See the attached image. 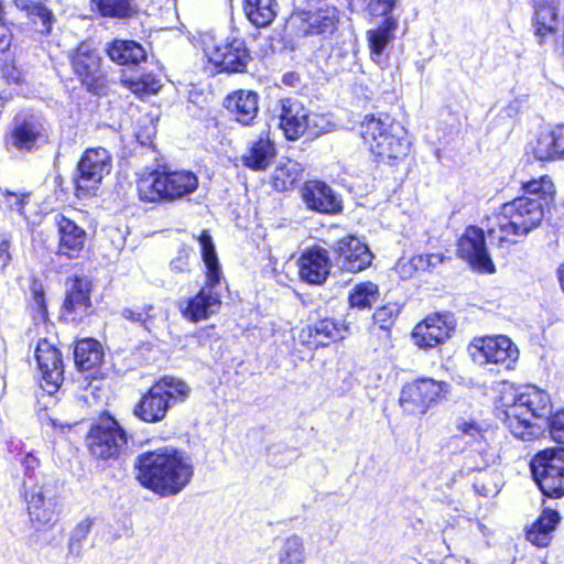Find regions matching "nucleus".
<instances>
[{
    "label": "nucleus",
    "mask_w": 564,
    "mask_h": 564,
    "mask_svg": "<svg viewBox=\"0 0 564 564\" xmlns=\"http://www.w3.org/2000/svg\"><path fill=\"white\" fill-rule=\"evenodd\" d=\"M522 189L524 195L503 204L487 229L489 239L497 240L501 247L508 241L517 242L509 239L510 236L524 237L538 228L544 217V206L555 195L554 184L547 175L524 182Z\"/></svg>",
    "instance_id": "obj_1"
},
{
    "label": "nucleus",
    "mask_w": 564,
    "mask_h": 564,
    "mask_svg": "<svg viewBox=\"0 0 564 564\" xmlns=\"http://www.w3.org/2000/svg\"><path fill=\"white\" fill-rule=\"evenodd\" d=\"M138 476L141 485L162 496L181 492L192 480L194 466L191 457L173 447L159 448L138 456Z\"/></svg>",
    "instance_id": "obj_2"
},
{
    "label": "nucleus",
    "mask_w": 564,
    "mask_h": 564,
    "mask_svg": "<svg viewBox=\"0 0 564 564\" xmlns=\"http://www.w3.org/2000/svg\"><path fill=\"white\" fill-rule=\"evenodd\" d=\"M498 403L497 416L516 437L524 441L536 435L532 420L547 419L552 412L550 395L534 386L503 384Z\"/></svg>",
    "instance_id": "obj_3"
},
{
    "label": "nucleus",
    "mask_w": 564,
    "mask_h": 564,
    "mask_svg": "<svg viewBox=\"0 0 564 564\" xmlns=\"http://www.w3.org/2000/svg\"><path fill=\"white\" fill-rule=\"evenodd\" d=\"M198 242L205 264V284L194 296L178 302L182 315L195 323L207 319L219 312L224 279L212 236L207 231H203L198 237Z\"/></svg>",
    "instance_id": "obj_4"
},
{
    "label": "nucleus",
    "mask_w": 564,
    "mask_h": 564,
    "mask_svg": "<svg viewBox=\"0 0 564 564\" xmlns=\"http://www.w3.org/2000/svg\"><path fill=\"white\" fill-rule=\"evenodd\" d=\"M360 134L379 162L395 165L409 154L410 141L404 128L387 115L366 116L360 124Z\"/></svg>",
    "instance_id": "obj_5"
},
{
    "label": "nucleus",
    "mask_w": 564,
    "mask_h": 564,
    "mask_svg": "<svg viewBox=\"0 0 564 564\" xmlns=\"http://www.w3.org/2000/svg\"><path fill=\"white\" fill-rule=\"evenodd\" d=\"M139 197L149 203H172L194 193L198 187V177L186 170L154 171L138 181Z\"/></svg>",
    "instance_id": "obj_6"
},
{
    "label": "nucleus",
    "mask_w": 564,
    "mask_h": 564,
    "mask_svg": "<svg viewBox=\"0 0 564 564\" xmlns=\"http://www.w3.org/2000/svg\"><path fill=\"white\" fill-rule=\"evenodd\" d=\"M278 112L279 127L288 140L294 141L304 134L314 138L328 130L329 121L324 115L311 113L295 98L281 99Z\"/></svg>",
    "instance_id": "obj_7"
},
{
    "label": "nucleus",
    "mask_w": 564,
    "mask_h": 564,
    "mask_svg": "<svg viewBox=\"0 0 564 564\" xmlns=\"http://www.w3.org/2000/svg\"><path fill=\"white\" fill-rule=\"evenodd\" d=\"M339 21L337 8L326 0H307L296 6L288 20V26L297 34H332Z\"/></svg>",
    "instance_id": "obj_8"
},
{
    "label": "nucleus",
    "mask_w": 564,
    "mask_h": 564,
    "mask_svg": "<svg viewBox=\"0 0 564 564\" xmlns=\"http://www.w3.org/2000/svg\"><path fill=\"white\" fill-rule=\"evenodd\" d=\"M204 53L215 67L226 73H243L251 61L246 41L237 36L218 42L207 36L204 40Z\"/></svg>",
    "instance_id": "obj_9"
},
{
    "label": "nucleus",
    "mask_w": 564,
    "mask_h": 564,
    "mask_svg": "<svg viewBox=\"0 0 564 564\" xmlns=\"http://www.w3.org/2000/svg\"><path fill=\"white\" fill-rule=\"evenodd\" d=\"M448 384L432 378H419L403 386L399 403L412 415H423L436 405L447 393Z\"/></svg>",
    "instance_id": "obj_10"
},
{
    "label": "nucleus",
    "mask_w": 564,
    "mask_h": 564,
    "mask_svg": "<svg viewBox=\"0 0 564 564\" xmlns=\"http://www.w3.org/2000/svg\"><path fill=\"white\" fill-rule=\"evenodd\" d=\"M111 167V156L105 148L86 150L77 165L75 178L77 197L86 198L95 195Z\"/></svg>",
    "instance_id": "obj_11"
},
{
    "label": "nucleus",
    "mask_w": 564,
    "mask_h": 564,
    "mask_svg": "<svg viewBox=\"0 0 564 564\" xmlns=\"http://www.w3.org/2000/svg\"><path fill=\"white\" fill-rule=\"evenodd\" d=\"M534 480L541 491L551 498L564 496V449H546L531 462Z\"/></svg>",
    "instance_id": "obj_12"
},
{
    "label": "nucleus",
    "mask_w": 564,
    "mask_h": 564,
    "mask_svg": "<svg viewBox=\"0 0 564 564\" xmlns=\"http://www.w3.org/2000/svg\"><path fill=\"white\" fill-rule=\"evenodd\" d=\"M127 443L126 431L110 416L101 419L93 425L87 436L90 454L100 459L118 457L126 448Z\"/></svg>",
    "instance_id": "obj_13"
},
{
    "label": "nucleus",
    "mask_w": 564,
    "mask_h": 564,
    "mask_svg": "<svg viewBox=\"0 0 564 564\" xmlns=\"http://www.w3.org/2000/svg\"><path fill=\"white\" fill-rule=\"evenodd\" d=\"M469 352L476 364H491L505 369H512L519 357L517 346L507 336L476 338Z\"/></svg>",
    "instance_id": "obj_14"
},
{
    "label": "nucleus",
    "mask_w": 564,
    "mask_h": 564,
    "mask_svg": "<svg viewBox=\"0 0 564 564\" xmlns=\"http://www.w3.org/2000/svg\"><path fill=\"white\" fill-rule=\"evenodd\" d=\"M457 254L476 272L484 274L496 272V265L486 246L484 230L479 227L468 226L465 229L457 242Z\"/></svg>",
    "instance_id": "obj_15"
},
{
    "label": "nucleus",
    "mask_w": 564,
    "mask_h": 564,
    "mask_svg": "<svg viewBox=\"0 0 564 564\" xmlns=\"http://www.w3.org/2000/svg\"><path fill=\"white\" fill-rule=\"evenodd\" d=\"M34 357L41 373V387L48 394L55 393L63 382V360L59 350L47 339H40Z\"/></svg>",
    "instance_id": "obj_16"
},
{
    "label": "nucleus",
    "mask_w": 564,
    "mask_h": 564,
    "mask_svg": "<svg viewBox=\"0 0 564 564\" xmlns=\"http://www.w3.org/2000/svg\"><path fill=\"white\" fill-rule=\"evenodd\" d=\"M454 327L451 314H434L414 327L412 337L416 346L427 349L444 343Z\"/></svg>",
    "instance_id": "obj_17"
},
{
    "label": "nucleus",
    "mask_w": 564,
    "mask_h": 564,
    "mask_svg": "<svg viewBox=\"0 0 564 564\" xmlns=\"http://www.w3.org/2000/svg\"><path fill=\"white\" fill-rule=\"evenodd\" d=\"M301 196L305 206L319 214L334 215L341 210V200L325 182L311 180L304 183Z\"/></svg>",
    "instance_id": "obj_18"
},
{
    "label": "nucleus",
    "mask_w": 564,
    "mask_h": 564,
    "mask_svg": "<svg viewBox=\"0 0 564 564\" xmlns=\"http://www.w3.org/2000/svg\"><path fill=\"white\" fill-rule=\"evenodd\" d=\"M340 268L348 272H359L371 264L372 253L367 245L355 236H347L338 240L334 247Z\"/></svg>",
    "instance_id": "obj_19"
},
{
    "label": "nucleus",
    "mask_w": 564,
    "mask_h": 564,
    "mask_svg": "<svg viewBox=\"0 0 564 564\" xmlns=\"http://www.w3.org/2000/svg\"><path fill=\"white\" fill-rule=\"evenodd\" d=\"M101 58L87 42L82 43L72 55V68L88 89H95L102 79Z\"/></svg>",
    "instance_id": "obj_20"
},
{
    "label": "nucleus",
    "mask_w": 564,
    "mask_h": 564,
    "mask_svg": "<svg viewBox=\"0 0 564 564\" xmlns=\"http://www.w3.org/2000/svg\"><path fill=\"white\" fill-rule=\"evenodd\" d=\"M45 137V124L40 116L20 115L15 117L14 128L11 132L12 144L15 148L32 150Z\"/></svg>",
    "instance_id": "obj_21"
},
{
    "label": "nucleus",
    "mask_w": 564,
    "mask_h": 564,
    "mask_svg": "<svg viewBox=\"0 0 564 564\" xmlns=\"http://www.w3.org/2000/svg\"><path fill=\"white\" fill-rule=\"evenodd\" d=\"M329 269L328 253L321 248L310 249L299 259L300 278L310 284L324 283L329 274Z\"/></svg>",
    "instance_id": "obj_22"
},
{
    "label": "nucleus",
    "mask_w": 564,
    "mask_h": 564,
    "mask_svg": "<svg viewBox=\"0 0 564 564\" xmlns=\"http://www.w3.org/2000/svg\"><path fill=\"white\" fill-rule=\"evenodd\" d=\"M28 511L33 523L50 524L55 520L56 500L44 486L34 485L25 495Z\"/></svg>",
    "instance_id": "obj_23"
},
{
    "label": "nucleus",
    "mask_w": 564,
    "mask_h": 564,
    "mask_svg": "<svg viewBox=\"0 0 564 564\" xmlns=\"http://www.w3.org/2000/svg\"><path fill=\"white\" fill-rule=\"evenodd\" d=\"M398 26V19L394 17H388L383 19L378 26L367 31L370 56L376 64L382 66L387 63L384 52L395 39V31Z\"/></svg>",
    "instance_id": "obj_24"
},
{
    "label": "nucleus",
    "mask_w": 564,
    "mask_h": 564,
    "mask_svg": "<svg viewBox=\"0 0 564 564\" xmlns=\"http://www.w3.org/2000/svg\"><path fill=\"white\" fill-rule=\"evenodd\" d=\"M276 155L275 144L269 133H261L256 140L249 142L240 160L243 166L252 171L267 170Z\"/></svg>",
    "instance_id": "obj_25"
},
{
    "label": "nucleus",
    "mask_w": 564,
    "mask_h": 564,
    "mask_svg": "<svg viewBox=\"0 0 564 564\" xmlns=\"http://www.w3.org/2000/svg\"><path fill=\"white\" fill-rule=\"evenodd\" d=\"M226 109L241 124H251L259 112V95L253 90L240 89L225 99Z\"/></svg>",
    "instance_id": "obj_26"
},
{
    "label": "nucleus",
    "mask_w": 564,
    "mask_h": 564,
    "mask_svg": "<svg viewBox=\"0 0 564 564\" xmlns=\"http://www.w3.org/2000/svg\"><path fill=\"white\" fill-rule=\"evenodd\" d=\"M530 151L539 161L564 159V124L541 132L530 144Z\"/></svg>",
    "instance_id": "obj_27"
},
{
    "label": "nucleus",
    "mask_w": 564,
    "mask_h": 564,
    "mask_svg": "<svg viewBox=\"0 0 564 564\" xmlns=\"http://www.w3.org/2000/svg\"><path fill=\"white\" fill-rule=\"evenodd\" d=\"M161 386H152L133 409V413L140 420L155 423L163 420L169 408L165 395L161 394Z\"/></svg>",
    "instance_id": "obj_28"
},
{
    "label": "nucleus",
    "mask_w": 564,
    "mask_h": 564,
    "mask_svg": "<svg viewBox=\"0 0 564 564\" xmlns=\"http://www.w3.org/2000/svg\"><path fill=\"white\" fill-rule=\"evenodd\" d=\"M90 306V282L84 278H76L68 286L64 310L74 315L73 319L82 321Z\"/></svg>",
    "instance_id": "obj_29"
},
{
    "label": "nucleus",
    "mask_w": 564,
    "mask_h": 564,
    "mask_svg": "<svg viewBox=\"0 0 564 564\" xmlns=\"http://www.w3.org/2000/svg\"><path fill=\"white\" fill-rule=\"evenodd\" d=\"M62 252L73 258L85 246L86 231L72 219L59 215L56 219Z\"/></svg>",
    "instance_id": "obj_30"
},
{
    "label": "nucleus",
    "mask_w": 564,
    "mask_h": 564,
    "mask_svg": "<svg viewBox=\"0 0 564 564\" xmlns=\"http://www.w3.org/2000/svg\"><path fill=\"white\" fill-rule=\"evenodd\" d=\"M109 58L120 65H138L145 61L144 48L134 41L115 40L108 44Z\"/></svg>",
    "instance_id": "obj_31"
},
{
    "label": "nucleus",
    "mask_w": 564,
    "mask_h": 564,
    "mask_svg": "<svg viewBox=\"0 0 564 564\" xmlns=\"http://www.w3.org/2000/svg\"><path fill=\"white\" fill-rule=\"evenodd\" d=\"M104 359L102 347L96 339L86 338L77 341L74 349V360L80 371L98 368Z\"/></svg>",
    "instance_id": "obj_32"
},
{
    "label": "nucleus",
    "mask_w": 564,
    "mask_h": 564,
    "mask_svg": "<svg viewBox=\"0 0 564 564\" xmlns=\"http://www.w3.org/2000/svg\"><path fill=\"white\" fill-rule=\"evenodd\" d=\"M276 0H243V12L257 28H267L278 14Z\"/></svg>",
    "instance_id": "obj_33"
},
{
    "label": "nucleus",
    "mask_w": 564,
    "mask_h": 564,
    "mask_svg": "<svg viewBox=\"0 0 564 564\" xmlns=\"http://www.w3.org/2000/svg\"><path fill=\"white\" fill-rule=\"evenodd\" d=\"M560 26V20L557 17V9L553 2H545L535 6L534 13V28L535 34L542 42L547 35H552L557 32Z\"/></svg>",
    "instance_id": "obj_34"
},
{
    "label": "nucleus",
    "mask_w": 564,
    "mask_h": 564,
    "mask_svg": "<svg viewBox=\"0 0 564 564\" xmlns=\"http://www.w3.org/2000/svg\"><path fill=\"white\" fill-rule=\"evenodd\" d=\"M13 3L19 10L26 12L28 18L32 20L40 33L48 34L51 32L53 14L40 1L14 0Z\"/></svg>",
    "instance_id": "obj_35"
},
{
    "label": "nucleus",
    "mask_w": 564,
    "mask_h": 564,
    "mask_svg": "<svg viewBox=\"0 0 564 564\" xmlns=\"http://www.w3.org/2000/svg\"><path fill=\"white\" fill-rule=\"evenodd\" d=\"M301 333L302 335L307 333L310 337H313L315 345H326L324 339L336 340L343 337L341 326L332 318L321 319L314 325L303 328Z\"/></svg>",
    "instance_id": "obj_36"
},
{
    "label": "nucleus",
    "mask_w": 564,
    "mask_h": 564,
    "mask_svg": "<svg viewBox=\"0 0 564 564\" xmlns=\"http://www.w3.org/2000/svg\"><path fill=\"white\" fill-rule=\"evenodd\" d=\"M379 289L372 282H361L356 284L349 292V305L352 308L366 310L377 302Z\"/></svg>",
    "instance_id": "obj_37"
},
{
    "label": "nucleus",
    "mask_w": 564,
    "mask_h": 564,
    "mask_svg": "<svg viewBox=\"0 0 564 564\" xmlns=\"http://www.w3.org/2000/svg\"><path fill=\"white\" fill-rule=\"evenodd\" d=\"M301 165L295 161L280 164L273 173V186L279 192L288 191L301 177Z\"/></svg>",
    "instance_id": "obj_38"
},
{
    "label": "nucleus",
    "mask_w": 564,
    "mask_h": 564,
    "mask_svg": "<svg viewBox=\"0 0 564 564\" xmlns=\"http://www.w3.org/2000/svg\"><path fill=\"white\" fill-rule=\"evenodd\" d=\"M305 561L303 540L297 535L286 538L279 551V564H305Z\"/></svg>",
    "instance_id": "obj_39"
},
{
    "label": "nucleus",
    "mask_w": 564,
    "mask_h": 564,
    "mask_svg": "<svg viewBox=\"0 0 564 564\" xmlns=\"http://www.w3.org/2000/svg\"><path fill=\"white\" fill-rule=\"evenodd\" d=\"M154 386H161V394L165 395L167 403L184 401L189 392V387L181 379L173 377H164L159 380Z\"/></svg>",
    "instance_id": "obj_40"
},
{
    "label": "nucleus",
    "mask_w": 564,
    "mask_h": 564,
    "mask_svg": "<svg viewBox=\"0 0 564 564\" xmlns=\"http://www.w3.org/2000/svg\"><path fill=\"white\" fill-rule=\"evenodd\" d=\"M99 13L104 17L128 18L134 12L133 0H95Z\"/></svg>",
    "instance_id": "obj_41"
},
{
    "label": "nucleus",
    "mask_w": 564,
    "mask_h": 564,
    "mask_svg": "<svg viewBox=\"0 0 564 564\" xmlns=\"http://www.w3.org/2000/svg\"><path fill=\"white\" fill-rule=\"evenodd\" d=\"M33 319L36 324L45 323L47 311L45 305L44 290L41 283L34 281L31 286Z\"/></svg>",
    "instance_id": "obj_42"
},
{
    "label": "nucleus",
    "mask_w": 564,
    "mask_h": 564,
    "mask_svg": "<svg viewBox=\"0 0 564 564\" xmlns=\"http://www.w3.org/2000/svg\"><path fill=\"white\" fill-rule=\"evenodd\" d=\"M355 3L364 6L368 14L372 18L393 17L391 13L395 7V0H352Z\"/></svg>",
    "instance_id": "obj_43"
},
{
    "label": "nucleus",
    "mask_w": 564,
    "mask_h": 564,
    "mask_svg": "<svg viewBox=\"0 0 564 564\" xmlns=\"http://www.w3.org/2000/svg\"><path fill=\"white\" fill-rule=\"evenodd\" d=\"M29 195L25 193H15L9 189L0 188V204L10 210H15L19 215L26 219L24 206L28 203Z\"/></svg>",
    "instance_id": "obj_44"
},
{
    "label": "nucleus",
    "mask_w": 564,
    "mask_h": 564,
    "mask_svg": "<svg viewBox=\"0 0 564 564\" xmlns=\"http://www.w3.org/2000/svg\"><path fill=\"white\" fill-rule=\"evenodd\" d=\"M455 426L457 431H459L465 436L470 437L475 442H487V434L489 431L473 420L467 421L463 417H459L456 420Z\"/></svg>",
    "instance_id": "obj_45"
},
{
    "label": "nucleus",
    "mask_w": 564,
    "mask_h": 564,
    "mask_svg": "<svg viewBox=\"0 0 564 564\" xmlns=\"http://www.w3.org/2000/svg\"><path fill=\"white\" fill-rule=\"evenodd\" d=\"M124 83L133 94L140 96L156 93L161 87L160 80L150 75L138 79H129Z\"/></svg>",
    "instance_id": "obj_46"
},
{
    "label": "nucleus",
    "mask_w": 564,
    "mask_h": 564,
    "mask_svg": "<svg viewBox=\"0 0 564 564\" xmlns=\"http://www.w3.org/2000/svg\"><path fill=\"white\" fill-rule=\"evenodd\" d=\"M400 313V306L397 303H387L376 310L373 321L382 329H388L395 321Z\"/></svg>",
    "instance_id": "obj_47"
},
{
    "label": "nucleus",
    "mask_w": 564,
    "mask_h": 564,
    "mask_svg": "<svg viewBox=\"0 0 564 564\" xmlns=\"http://www.w3.org/2000/svg\"><path fill=\"white\" fill-rule=\"evenodd\" d=\"M93 525V520L89 518L80 521L72 532L68 547L72 553L79 554L82 551V542L87 538Z\"/></svg>",
    "instance_id": "obj_48"
},
{
    "label": "nucleus",
    "mask_w": 564,
    "mask_h": 564,
    "mask_svg": "<svg viewBox=\"0 0 564 564\" xmlns=\"http://www.w3.org/2000/svg\"><path fill=\"white\" fill-rule=\"evenodd\" d=\"M192 250L187 247L178 249L177 254L171 261V269L174 272L183 273L189 271V258Z\"/></svg>",
    "instance_id": "obj_49"
},
{
    "label": "nucleus",
    "mask_w": 564,
    "mask_h": 564,
    "mask_svg": "<svg viewBox=\"0 0 564 564\" xmlns=\"http://www.w3.org/2000/svg\"><path fill=\"white\" fill-rule=\"evenodd\" d=\"M550 434L555 442L564 444V409L552 415Z\"/></svg>",
    "instance_id": "obj_50"
},
{
    "label": "nucleus",
    "mask_w": 564,
    "mask_h": 564,
    "mask_svg": "<svg viewBox=\"0 0 564 564\" xmlns=\"http://www.w3.org/2000/svg\"><path fill=\"white\" fill-rule=\"evenodd\" d=\"M444 260L441 253L417 254L414 256V262L419 265L420 271H429L436 268Z\"/></svg>",
    "instance_id": "obj_51"
},
{
    "label": "nucleus",
    "mask_w": 564,
    "mask_h": 564,
    "mask_svg": "<svg viewBox=\"0 0 564 564\" xmlns=\"http://www.w3.org/2000/svg\"><path fill=\"white\" fill-rule=\"evenodd\" d=\"M558 520L560 516L556 511L545 510L536 520L534 525L551 533L555 529V525L557 524Z\"/></svg>",
    "instance_id": "obj_52"
},
{
    "label": "nucleus",
    "mask_w": 564,
    "mask_h": 564,
    "mask_svg": "<svg viewBox=\"0 0 564 564\" xmlns=\"http://www.w3.org/2000/svg\"><path fill=\"white\" fill-rule=\"evenodd\" d=\"M395 270L400 278L404 280L420 271L419 265L414 262V256L412 258H401L395 264Z\"/></svg>",
    "instance_id": "obj_53"
},
{
    "label": "nucleus",
    "mask_w": 564,
    "mask_h": 564,
    "mask_svg": "<svg viewBox=\"0 0 564 564\" xmlns=\"http://www.w3.org/2000/svg\"><path fill=\"white\" fill-rule=\"evenodd\" d=\"M527 539L536 546H546L551 541V533L546 532L536 525H532L527 532Z\"/></svg>",
    "instance_id": "obj_54"
},
{
    "label": "nucleus",
    "mask_w": 564,
    "mask_h": 564,
    "mask_svg": "<svg viewBox=\"0 0 564 564\" xmlns=\"http://www.w3.org/2000/svg\"><path fill=\"white\" fill-rule=\"evenodd\" d=\"M11 238L3 235L0 240V269H4L11 262Z\"/></svg>",
    "instance_id": "obj_55"
},
{
    "label": "nucleus",
    "mask_w": 564,
    "mask_h": 564,
    "mask_svg": "<svg viewBox=\"0 0 564 564\" xmlns=\"http://www.w3.org/2000/svg\"><path fill=\"white\" fill-rule=\"evenodd\" d=\"M122 316L126 319H129L131 322L140 323L142 325H145L148 322L150 315L149 311L142 308V310H131V308H123L122 310Z\"/></svg>",
    "instance_id": "obj_56"
},
{
    "label": "nucleus",
    "mask_w": 564,
    "mask_h": 564,
    "mask_svg": "<svg viewBox=\"0 0 564 564\" xmlns=\"http://www.w3.org/2000/svg\"><path fill=\"white\" fill-rule=\"evenodd\" d=\"M476 491L478 494H480L481 496H485V497H492V496H496L499 491V488L494 485V486H487V484L485 482V479H478L475 485H474Z\"/></svg>",
    "instance_id": "obj_57"
},
{
    "label": "nucleus",
    "mask_w": 564,
    "mask_h": 564,
    "mask_svg": "<svg viewBox=\"0 0 564 564\" xmlns=\"http://www.w3.org/2000/svg\"><path fill=\"white\" fill-rule=\"evenodd\" d=\"M12 41V33L10 29L4 24L0 23V52H6Z\"/></svg>",
    "instance_id": "obj_58"
},
{
    "label": "nucleus",
    "mask_w": 564,
    "mask_h": 564,
    "mask_svg": "<svg viewBox=\"0 0 564 564\" xmlns=\"http://www.w3.org/2000/svg\"><path fill=\"white\" fill-rule=\"evenodd\" d=\"M40 462L39 459L31 453L26 454L23 459V466L25 469V476L26 478H32L31 473L39 466Z\"/></svg>",
    "instance_id": "obj_59"
},
{
    "label": "nucleus",
    "mask_w": 564,
    "mask_h": 564,
    "mask_svg": "<svg viewBox=\"0 0 564 564\" xmlns=\"http://www.w3.org/2000/svg\"><path fill=\"white\" fill-rule=\"evenodd\" d=\"M51 421V424L53 427H59L62 431H64L65 429H69V424H58L56 420L54 419H50Z\"/></svg>",
    "instance_id": "obj_60"
},
{
    "label": "nucleus",
    "mask_w": 564,
    "mask_h": 564,
    "mask_svg": "<svg viewBox=\"0 0 564 564\" xmlns=\"http://www.w3.org/2000/svg\"><path fill=\"white\" fill-rule=\"evenodd\" d=\"M558 279H560V282H561V286L564 291V264L560 267L558 269Z\"/></svg>",
    "instance_id": "obj_61"
}]
</instances>
